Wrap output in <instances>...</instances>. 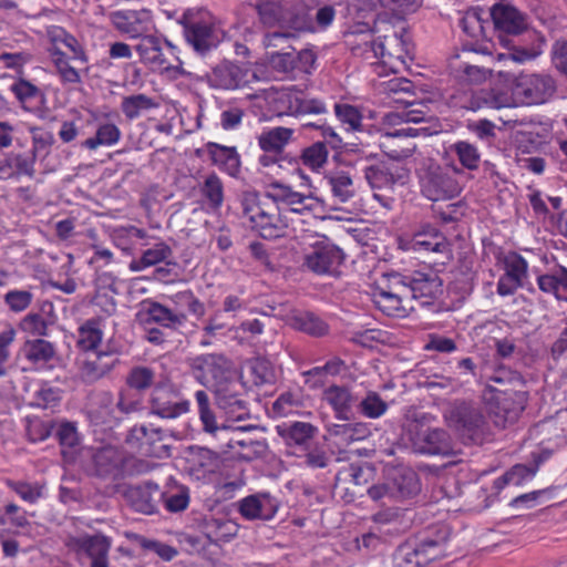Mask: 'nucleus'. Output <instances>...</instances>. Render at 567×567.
Masks as SVG:
<instances>
[{
	"label": "nucleus",
	"instance_id": "f257e3e1",
	"mask_svg": "<svg viewBox=\"0 0 567 567\" xmlns=\"http://www.w3.org/2000/svg\"><path fill=\"white\" fill-rule=\"evenodd\" d=\"M241 217L251 230L265 239L285 236L288 225L268 193L244 192L240 198Z\"/></svg>",
	"mask_w": 567,
	"mask_h": 567
},
{
	"label": "nucleus",
	"instance_id": "f03ea898",
	"mask_svg": "<svg viewBox=\"0 0 567 567\" xmlns=\"http://www.w3.org/2000/svg\"><path fill=\"white\" fill-rule=\"evenodd\" d=\"M187 43L200 55L217 48L220 37L207 11L186 10L179 19Z\"/></svg>",
	"mask_w": 567,
	"mask_h": 567
},
{
	"label": "nucleus",
	"instance_id": "7ed1b4c3",
	"mask_svg": "<svg viewBox=\"0 0 567 567\" xmlns=\"http://www.w3.org/2000/svg\"><path fill=\"white\" fill-rule=\"evenodd\" d=\"M460 172L456 168L450 171L437 164L430 165L420 178L422 195L432 202L456 198L463 189L456 176Z\"/></svg>",
	"mask_w": 567,
	"mask_h": 567
},
{
	"label": "nucleus",
	"instance_id": "20e7f679",
	"mask_svg": "<svg viewBox=\"0 0 567 567\" xmlns=\"http://www.w3.org/2000/svg\"><path fill=\"white\" fill-rule=\"evenodd\" d=\"M92 463L95 476L114 483L135 473L136 460L123 450L107 445L95 451Z\"/></svg>",
	"mask_w": 567,
	"mask_h": 567
},
{
	"label": "nucleus",
	"instance_id": "39448f33",
	"mask_svg": "<svg viewBox=\"0 0 567 567\" xmlns=\"http://www.w3.org/2000/svg\"><path fill=\"white\" fill-rule=\"evenodd\" d=\"M134 50L140 62L152 71H168L175 68V63L181 64L176 47L152 32L138 40Z\"/></svg>",
	"mask_w": 567,
	"mask_h": 567
},
{
	"label": "nucleus",
	"instance_id": "423d86ee",
	"mask_svg": "<svg viewBox=\"0 0 567 567\" xmlns=\"http://www.w3.org/2000/svg\"><path fill=\"white\" fill-rule=\"evenodd\" d=\"M150 411L162 419H177L189 412L190 403L167 378L161 379L152 389Z\"/></svg>",
	"mask_w": 567,
	"mask_h": 567
},
{
	"label": "nucleus",
	"instance_id": "0eeeda50",
	"mask_svg": "<svg viewBox=\"0 0 567 567\" xmlns=\"http://www.w3.org/2000/svg\"><path fill=\"white\" fill-rule=\"evenodd\" d=\"M444 417L450 427L454 429L462 437L473 442L483 439L485 433V417L476 406L460 402L446 410Z\"/></svg>",
	"mask_w": 567,
	"mask_h": 567
},
{
	"label": "nucleus",
	"instance_id": "6e6552de",
	"mask_svg": "<svg viewBox=\"0 0 567 567\" xmlns=\"http://www.w3.org/2000/svg\"><path fill=\"white\" fill-rule=\"evenodd\" d=\"M406 434L415 453L450 455L453 452L451 437L442 429L424 427L413 421L408 425Z\"/></svg>",
	"mask_w": 567,
	"mask_h": 567
},
{
	"label": "nucleus",
	"instance_id": "1a4fd4ad",
	"mask_svg": "<svg viewBox=\"0 0 567 567\" xmlns=\"http://www.w3.org/2000/svg\"><path fill=\"white\" fill-rule=\"evenodd\" d=\"M557 90L556 80L545 73L520 74L515 82V95L527 105L544 104Z\"/></svg>",
	"mask_w": 567,
	"mask_h": 567
},
{
	"label": "nucleus",
	"instance_id": "9d476101",
	"mask_svg": "<svg viewBox=\"0 0 567 567\" xmlns=\"http://www.w3.org/2000/svg\"><path fill=\"white\" fill-rule=\"evenodd\" d=\"M190 369L195 379L209 390L234 377L230 361L219 353H206L193 358Z\"/></svg>",
	"mask_w": 567,
	"mask_h": 567
},
{
	"label": "nucleus",
	"instance_id": "9b49d317",
	"mask_svg": "<svg viewBox=\"0 0 567 567\" xmlns=\"http://www.w3.org/2000/svg\"><path fill=\"white\" fill-rule=\"evenodd\" d=\"M404 275H389L388 288H379L374 292L375 306L386 316L404 318L413 309L409 305Z\"/></svg>",
	"mask_w": 567,
	"mask_h": 567
},
{
	"label": "nucleus",
	"instance_id": "f8f14e48",
	"mask_svg": "<svg viewBox=\"0 0 567 567\" xmlns=\"http://www.w3.org/2000/svg\"><path fill=\"white\" fill-rule=\"evenodd\" d=\"M109 17L114 29L128 39L141 40L155 28L152 11L147 9L117 10Z\"/></svg>",
	"mask_w": 567,
	"mask_h": 567
},
{
	"label": "nucleus",
	"instance_id": "ddd939ff",
	"mask_svg": "<svg viewBox=\"0 0 567 567\" xmlns=\"http://www.w3.org/2000/svg\"><path fill=\"white\" fill-rule=\"evenodd\" d=\"M491 17L495 29L499 32V41L508 45L507 35L522 34L528 28V17L509 2L499 1L492 6Z\"/></svg>",
	"mask_w": 567,
	"mask_h": 567
},
{
	"label": "nucleus",
	"instance_id": "4468645a",
	"mask_svg": "<svg viewBox=\"0 0 567 567\" xmlns=\"http://www.w3.org/2000/svg\"><path fill=\"white\" fill-rule=\"evenodd\" d=\"M126 443L145 456L164 458L171 455L169 445L165 443L162 429L135 425L127 434Z\"/></svg>",
	"mask_w": 567,
	"mask_h": 567
},
{
	"label": "nucleus",
	"instance_id": "2eb2a0df",
	"mask_svg": "<svg viewBox=\"0 0 567 567\" xmlns=\"http://www.w3.org/2000/svg\"><path fill=\"white\" fill-rule=\"evenodd\" d=\"M344 260L343 251L328 240L317 241L303 257V267L317 275H333Z\"/></svg>",
	"mask_w": 567,
	"mask_h": 567
},
{
	"label": "nucleus",
	"instance_id": "dca6fc26",
	"mask_svg": "<svg viewBox=\"0 0 567 567\" xmlns=\"http://www.w3.org/2000/svg\"><path fill=\"white\" fill-rule=\"evenodd\" d=\"M445 549L444 542L425 539L414 547L409 545L400 547L394 555V561L398 567H403L404 564L409 567H425L443 558Z\"/></svg>",
	"mask_w": 567,
	"mask_h": 567
},
{
	"label": "nucleus",
	"instance_id": "f3484780",
	"mask_svg": "<svg viewBox=\"0 0 567 567\" xmlns=\"http://www.w3.org/2000/svg\"><path fill=\"white\" fill-rule=\"evenodd\" d=\"M498 260L503 264L504 275L497 281L496 291L502 297L512 296L524 285L528 276V262L516 251H508Z\"/></svg>",
	"mask_w": 567,
	"mask_h": 567
},
{
	"label": "nucleus",
	"instance_id": "a211bd4d",
	"mask_svg": "<svg viewBox=\"0 0 567 567\" xmlns=\"http://www.w3.org/2000/svg\"><path fill=\"white\" fill-rule=\"evenodd\" d=\"M68 546L91 559V567H109L111 539L102 534L70 538Z\"/></svg>",
	"mask_w": 567,
	"mask_h": 567
},
{
	"label": "nucleus",
	"instance_id": "6ab92c4d",
	"mask_svg": "<svg viewBox=\"0 0 567 567\" xmlns=\"http://www.w3.org/2000/svg\"><path fill=\"white\" fill-rule=\"evenodd\" d=\"M403 282L406 286L408 297L411 299H424L421 305H430L432 300L442 295L443 282L437 274L433 271H415L404 276Z\"/></svg>",
	"mask_w": 567,
	"mask_h": 567
},
{
	"label": "nucleus",
	"instance_id": "aec40b11",
	"mask_svg": "<svg viewBox=\"0 0 567 567\" xmlns=\"http://www.w3.org/2000/svg\"><path fill=\"white\" fill-rule=\"evenodd\" d=\"M136 318L144 327L155 323L161 328L169 330L179 329L187 320V316L184 312H175L157 301H145Z\"/></svg>",
	"mask_w": 567,
	"mask_h": 567
},
{
	"label": "nucleus",
	"instance_id": "412c9836",
	"mask_svg": "<svg viewBox=\"0 0 567 567\" xmlns=\"http://www.w3.org/2000/svg\"><path fill=\"white\" fill-rule=\"evenodd\" d=\"M116 359L106 351L82 353L78 359L79 377L89 384L105 377L115 367Z\"/></svg>",
	"mask_w": 567,
	"mask_h": 567
},
{
	"label": "nucleus",
	"instance_id": "4be33fe9",
	"mask_svg": "<svg viewBox=\"0 0 567 567\" xmlns=\"http://www.w3.org/2000/svg\"><path fill=\"white\" fill-rule=\"evenodd\" d=\"M237 508L248 520H270L279 508V502L269 493H256L238 501Z\"/></svg>",
	"mask_w": 567,
	"mask_h": 567
},
{
	"label": "nucleus",
	"instance_id": "5701e85b",
	"mask_svg": "<svg viewBox=\"0 0 567 567\" xmlns=\"http://www.w3.org/2000/svg\"><path fill=\"white\" fill-rule=\"evenodd\" d=\"M247 70L239 64L223 61L206 74L210 87L219 90H235L247 82Z\"/></svg>",
	"mask_w": 567,
	"mask_h": 567
},
{
	"label": "nucleus",
	"instance_id": "b1692460",
	"mask_svg": "<svg viewBox=\"0 0 567 567\" xmlns=\"http://www.w3.org/2000/svg\"><path fill=\"white\" fill-rule=\"evenodd\" d=\"M411 249L414 251H427L443 255L445 258L451 256V244L436 227L424 224L413 235Z\"/></svg>",
	"mask_w": 567,
	"mask_h": 567
},
{
	"label": "nucleus",
	"instance_id": "393cba45",
	"mask_svg": "<svg viewBox=\"0 0 567 567\" xmlns=\"http://www.w3.org/2000/svg\"><path fill=\"white\" fill-rule=\"evenodd\" d=\"M157 497H161V491L153 482L130 486L125 491V498L134 511L146 515L156 512Z\"/></svg>",
	"mask_w": 567,
	"mask_h": 567
},
{
	"label": "nucleus",
	"instance_id": "a878e982",
	"mask_svg": "<svg viewBox=\"0 0 567 567\" xmlns=\"http://www.w3.org/2000/svg\"><path fill=\"white\" fill-rule=\"evenodd\" d=\"M524 410L523 396L517 392H498L494 395V408L492 413L495 414V424L505 427L507 423L517 420Z\"/></svg>",
	"mask_w": 567,
	"mask_h": 567
},
{
	"label": "nucleus",
	"instance_id": "bb28decb",
	"mask_svg": "<svg viewBox=\"0 0 567 567\" xmlns=\"http://www.w3.org/2000/svg\"><path fill=\"white\" fill-rule=\"evenodd\" d=\"M194 398L203 431L213 437L226 436L231 431V426L218 423L208 393L204 390H197Z\"/></svg>",
	"mask_w": 567,
	"mask_h": 567
},
{
	"label": "nucleus",
	"instance_id": "cd10ccee",
	"mask_svg": "<svg viewBox=\"0 0 567 567\" xmlns=\"http://www.w3.org/2000/svg\"><path fill=\"white\" fill-rule=\"evenodd\" d=\"M35 153L30 155L8 153L0 157V178H18L22 175L34 177Z\"/></svg>",
	"mask_w": 567,
	"mask_h": 567
},
{
	"label": "nucleus",
	"instance_id": "c85d7f7f",
	"mask_svg": "<svg viewBox=\"0 0 567 567\" xmlns=\"http://www.w3.org/2000/svg\"><path fill=\"white\" fill-rule=\"evenodd\" d=\"M391 497L401 501L416 495L421 487L417 474L412 470L395 471L389 478Z\"/></svg>",
	"mask_w": 567,
	"mask_h": 567
},
{
	"label": "nucleus",
	"instance_id": "c756f323",
	"mask_svg": "<svg viewBox=\"0 0 567 567\" xmlns=\"http://www.w3.org/2000/svg\"><path fill=\"white\" fill-rule=\"evenodd\" d=\"M537 286L544 293L553 295L556 300L567 302V268L558 266L548 274L539 275Z\"/></svg>",
	"mask_w": 567,
	"mask_h": 567
},
{
	"label": "nucleus",
	"instance_id": "7c9ffc66",
	"mask_svg": "<svg viewBox=\"0 0 567 567\" xmlns=\"http://www.w3.org/2000/svg\"><path fill=\"white\" fill-rule=\"evenodd\" d=\"M206 147L214 165L230 176H237L240 171V156L236 147L224 146L213 142L207 143Z\"/></svg>",
	"mask_w": 567,
	"mask_h": 567
},
{
	"label": "nucleus",
	"instance_id": "2f4dec72",
	"mask_svg": "<svg viewBox=\"0 0 567 567\" xmlns=\"http://www.w3.org/2000/svg\"><path fill=\"white\" fill-rule=\"evenodd\" d=\"M323 181L338 203H347L355 194L353 179L348 172L331 171L323 176Z\"/></svg>",
	"mask_w": 567,
	"mask_h": 567
},
{
	"label": "nucleus",
	"instance_id": "473e14b6",
	"mask_svg": "<svg viewBox=\"0 0 567 567\" xmlns=\"http://www.w3.org/2000/svg\"><path fill=\"white\" fill-rule=\"evenodd\" d=\"M295 131L289 127L277 126L264 131L258 135V145L265 153L282 155L285 147L292 140Z\"/></svg>",
	"mask_w": 567,
	"mask_h": 567
},
{
	"label": "nucleus",
	"instance_id": "72a5a7b5",
	"mask_svg": "<svg viewBox=\"0 0 567 567\" xmlns=\"http://www.w3.org/2000/svg\"><path fill=\"white\" fill-rule=\"evenodd\" d=\"M323 400L331 405L338 419L349 420L353 398L348 388L330 385L323 391Z\"/></svg>",
	"mask_w": 567,
	"mask_h": 567
},
{
	"label": "nucleus",
	"instance_id": "f704fd0d",
	"mask_svg": "<svg viewBox=\"0 0 567 567\" xmlns=\"http://www.w3.org/2000/svg\"><path fill=\"white\" fill-rule=\"evenodd\" d=\"M328 432L338 445H349L370 435L368 425L362 422L331 424Z\"/></svg>",
	"mask_w": 567,
	"mask_h": 567
},
{
	"label": "nucleus",
	"instance_id": "c9c22d12",
	"mask_svg": "<svg viewBox=\"0 0 567 567\" xmlns=\"http://www.w3.org/2000/svg\"><path fill=\"white\" fill-rule=\"evenodd\" d=\"M363 173L365 181L374 189L392 188L396 183V175L385 162L367 165Z\"/></svg>",
	"mask_w": 567,
	"mask_h": 567
},
{
	"label": "nucleus",
	"instance_id": "e433bc0d",
	"mask_svg": "<svg viewBox=\"0 0 567 567\" xmlns=\"http://www.w3.org/2000/svg\"><path fill=\"white\" fill-rule=\"evenodd\" d=\"M289 324L297 331L320 338L328 333L329 326L312 312H298L289 318Z\"/></svg>",
	"mask_w": 567,
	"mask_h": 567
},
{
	"label": "nucleus",
	"instance_id": "4c0bfd02",
	"mask_svg": "<svg viewBox=\"0 0 567 567\" xmlns=\"http://www.w3.org/2000/svg\"><path fill=\"white\" fill-rule=\"evenodd\" d=\"M271 189L272 192H269L268 195L271 196L276 204L281 202L290 206L291 210L296 213H300L303 209L310 208L307 202L310 200L311 197L295 192L290 186L280 183H274L271 185Z\"/></svg>",
	"mask_w": 567,
	"mask_h": 567
},
{
	"label": "nucleus",
	"instance_id": "58836bf2",
	"mask_svg": "<svg viewBox=\"0 0 567 567\" xmlns=\"http://www.w3.org/2000/svg\"><path fill=\"white\" fill-rule=\"evenodd\" d=\"M172 255V248L166 243L158 241L153 247L144 250L140 259L132 260L130 269L135 272L142 271L145 268L167 260Z\"/></svg>",
	"mask_w": 567,
	"mask_h": 567
},
{
	"label": "nucleus",
	"instance_id": "ea45409f",
	"mask_svg": "<svg viewBox=\"0 0 567 567\" xmlns=\"http://www.w3.org/2000/svg\"><path fill=\"white\" fill-rule=\"evenodd\" d=\"M333 111L347 133L363 132V114L359 107L338 102L334 103Z\"/></svg>",
	"mask_w": 567,
	"mask_h": 567
},
{
	"label": "nucleus",
	"instance_id": "a19ab883",
	"mask_svg": "<svg viewBox=\"0 0 567 567\" xmlns=\"http://www.w3.org/2000/svg\"><path fill=\"white\" fill-rule=\"evenodd\" d=\"M158 381L155 369L147 365L133 367L125 379L126 385L137 392H145L153 389Z\"/></svg>",
	"mask_w": 567,
	"mask_h": 567
},
{
	"label": "nucleus",
	"instance_id": "79ce46f5",
	"mask_svg": "<svg viewBox=\"0 0 567 567\" xmlns=\"http://www.w3.org/2000/svg\"><path fill=\"white\" fill-rule=\"evenodd\" d=\"M48 51L63 84L81 83L80 73L75 68L70 65L66 54L59 47H50Z\"/></svg>",
	"mask_w": 567,
	"mask_h": 567
},
{
	"label": "nucleus",
	"instance_id": "37998d69",
	"mask_svg": "<svg viewBox=\"0 0 567 567\" xmlns=\"http://www.w3.org/2000/svg\"><path fill=\"white\" fill-rule=\"evenodd\" d=\"M210 390L213 391L216 404L220 410L230 406L231 402L237 401L244 395L243 384L235 378V375Z\"/></svg>",
	"mask_w": 567,
	"mask_h": 567
},
{
	"label": "nucleus",
	"instance_id": "c03bdc74",
	"mask_svg": "<svg viewBox=\"0 0 567 567\" xmlns=\"http://www.w3.org/2000/svg\"><path fill=\"white\" fill-rule=\"evenodd\" d=\"M158 104L150 96L138 93L123 97L121 111L125 117L133 121L141 116L143 112L156 109Z\"/></svg>",
	"mask_w": 567,
	"mask_h": 567
},
{
	"label": "nucleus",
	"instance_id": "a18cd8bd",
	"mask_svg": "<svg viewBox=\"0 0 567 567\" xmlns=\"http://www.w3.org/2000/svg\"><path fill=\"white\" fill-rule=\"evenodd\" d=\"M103 338L102 330L93 320H87L79 328L76 346L83 353L99 352L96 349Z\"/></svg>",
	"mask_w": 567,
	"mask_h": 567
},
{
	"label": "nucleus",
	"instance_id": "49530a36",
	"mask_svg": "<svg viewBox=\"0 0 567 567\" xmlns=\"http://www.w3.org/2000/svg\"><path fill=\"white\" fill-rule=\"evenodd\" d=\"M199 192L212 209H219L224 203V184L216 173L205 176Z\"/></svg>",
	"mask_w": 567,
	"mask_h": 567
},
{
	"label": "nucleus",
	"instance_id": "de8ad7c7",
	"mask_svg": "<svg viewBox=\"0 0 567 567\" xmlns=\"http://www.w3.org/2000/svg\"><path fill=\"white\" fill-rule=\"evenodd\" d=\"M449 151L455 155L462 167L468 171H475L481 163V153L478 148L467 141H457L450 145Z\"/></svg>",
	"mask_w": 567,
	"mask_h": 567
},
{
	"label": "nucleus",
	"instance_id": "09e8293b",
	"mask_svg": "<svg viewBox=\"0 0 567 567\" xmlns=\"http://www.w3.org/2000/svg\"><path fill=\"white\" fill-rule=\"evenodd\" d=\"M121 130L113 123H103L97 126L93 137L86 138L82 146L87 150H96L99 146H112L121 138Z\"/></svg>",
	"mask_w": 567,
	"mask_h": 567
},
{
	"label": "nucleus",
	"instance_id": "8fccbe9b",
	"mask_svg": "<svg viewBox=\"0 0 567 567\" xmlns=\"http://www.w3.org/2000/svg\"><path fill=\"white\" fill-rule=\"evenodd\" d=\"M315 432L316 427L306 422H295L288 426L279 427V433L288 445H307L313 437Z\"/></svg>",
	"mask_w": 567,
	"mask_h": 567
},
{
	"label": "nucleus",
	"instance_id": "3c124183",
	"mask_svg": "<svg viewBox=\"0 0 567 567\" xmlns=\"http://www.w3.org/2000/svg\"><path fill=\"white\" fill-rule=\"evenodd\" d=\"M6 485L13 491L22 501L35 504L40 498L43 497V485L34 482L30 483L27 481H14L7 478Z\"/></svg>",
	"mask_w": 567,
	"mask_h": 567
},
{
	"label": "nucleus",
	"instance_id": "603ef678",
	"mask_svg": "<svg viewBox=\"0 0 567 567\" xmlns=\"http://www.w3.org/2000/svg\"><path fill=\"white\" fill-rule=\"evenodd\" d=\"M251 6L256 10L259 21L266 27H275L282 19V7L276 0H258Z\"/></svg>",
	"mask_w": 567,
	"mask_h": 567
},
{
	"label": "nucleus",
	"instance_id": "864d4df0",
	"mask_svg": "<svg viewBox=\"0 0 567 567\" xmlns=\"http://www.w3.org/2000/svg\"><path fill=\"white\" fill-rule=\"evenodd\" d=\"M329 151L326 143L317 141L302 150L300 159L302 164L312 171H318L327 163Z\"/></svg>",
	"mask_w": 567,
	"mask_h": 567
},
{
	"label": "nucleus",
	"instance_id": "5fc2aeb1",
	"mask_svg": "<svg viewBox=\"0 0 567 567\" xmlns=\"http://www.w3.org/2000/svg\"><path fill=\"white\" fill-rule=\"evenodd\" d=\"M248 367L255 385L261 386L275 383L276 374L269 360L265 358H255L249 361Z\"/></svg>",
	"mask_w": 567,
	"mask_h": 567
},
{
	"label": "nucleus",
	"instance_id": "6e6d98bb",
	"mask_svg": "<svg viewBox=\"0 0 567 567\" xmlns=\"http://www.w3.org/2000/svg\"><path fill=\"white\" fill-rule=\"evenodd\" d=\"M455 78L463 83L480 84L488 78V70L465 62L451 64Z\"/></svg>",
	"mask_w": 567,
	"mask_h": 567
},
{
	"label": "nucleus",
	"instance_id": "4d7b16f0",
	"mask_svg": "<svg viewBox=\"0 0 567 567\" xmlns=\"http://www.w3.org/2000/svg\"><path fill=\"white\" fill-rule=\"evenodd\" d=\"M55 436L59 441L64 457L68 455V450L73 452V450L80 445V435L74 422H60L55 432Z\"/></svg>",
	"mask_w": 567,
	"mask_h": 567
},
{
	"label": "nucleus",
	"instance_id": "13d9d810",
	"mask_svg": "<svg viewBox=\"0 0 567 567\" xmlns=\"http://www.w3.org/2000/svg\"><path fill=\"white\" fill-rule=\"evenodd\" d=\"M289 111L293 115L326 114L328 109L320 99L296 96L289 101Z\"/></svg>",
	"mask_w": 567,
	"mask_h": 567
},
{
	"label": "nucleus",
	"instance_id": "bf43d9fd",
	"mask_svg": "<svg viewBox=\"0 0 567 567\" xmlns=\"http://www.w3.org/2000/svg\"><path fill=\"white\" fill-rule=\"evenodd\" d=\"M359 412L368 419H378L388 410V403L379 393L370 391L358 404Z\"/></svg>",
	"mask_w": 567,
	"mask_h": 567
},
{
	"label": "nucleus",
	"instance_id": "052dcab7",
	"mask_svg": "<svg viewBox=\"0 0 567 567\" xmlns=\"http://www.w3.org/2000/svg\"><path fill=\"white\" fill-rule=\"evenodd\" d=\"M54 355L51 342L44 339H35L25 343V357L33 363H45Z\"/></svg>",
	"mask_w": 567,
	"mask_h": 567
},
{
	"label": "nucleus",
	"instance_id": "680f3d73",
	"mask_svg": "<svg viewBox=\"0 0 567 567\" xmlns=\"http://www.w3.org/2000/svg\"><path fill=\"white\" fill-rule=\"evenodd\" d=\"M538 463L534 465L516 464L495 483L497 486L506 484L519 485L525 480L534 477L538 471Z\"/></svg>",
	"mask_w": 567,
	"mask_h": 567
},
{
	"label": "nucleus",
	"instance_id": "e2e57ef3",
	"mask_svg": "<svg viewBox=\"0 0 567 567\" xmlns=\"http://www.w3.org/2000/svg\"><path fill=\"white\" fill-rule=\"evenodd\" d=\"M165 508L171 513L185 511L189 504V489L186 486H177L174 491L162 493Z\"/></svg>",
	"mask_w": 567,
	"mask_h": 567
},
{
	"label": "nucleus",
	"instance_id": "0e129e2a",
	"mask_svg": "<svg viewBox=\"0 0 567 567\" xmlns=\"http://www.w3.org/2000/svg\"><path fill=\"white\" fill-rule=\"evenodd\" d=\"M452 103L455 107L477 111L487 104L482 91L467 90L452 95Z\"/></svg>",
	"mask_w": 567,
	"mask_h": 567
},
{
	"label": "nucleus",
	"instance_id": "69168bd1",
	"mask_svg": "<svg viewBox=\"0 0 567 567\" xmlns=\"http://www.w3.org/2000/svg\"><path fill=\"white\" fill-rule=\"evenodd\" d=\"M53 427L54 424L51 421H44L40 417L27 419V436L32 443L47 440L51 435Z\"/></svg>",
	"mask_w": 567,
	"mask_h": 567
},
{
	"label": "nucleus",
	"instance_id": "338daca9",
	"mask_svg": "<svg viewBox=\"0 0 567 567\" xmlns=\"http://www.w3.org/2000/svg\"><path fill=\"white\" fill-rule=\"evenodd\" d=\"M269 64L275 71L284 74H290L295 72L297 70L295 49L285 52H271L269 56Z\"/></svg>",
	"mask_w": 567,
	"mask_h": 567
},
{
	"label": "nucleus",
	"instance_id": "774afa93",
	"mask_svg": "<svg viewBox=\"0 0 567 567\" xmlns=\"http://www.w3.org/2000/svg\"><path fill=\"white\" fill-rule=\"evenodd\" d=\"M142 398L138 393L133 392L131 389H122L118 392L116 409L122 414H131L142 409Z\"/></svg>",
	"mask_w": 567,
	"mask_h": 567
}]
</instances>
